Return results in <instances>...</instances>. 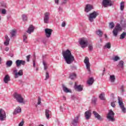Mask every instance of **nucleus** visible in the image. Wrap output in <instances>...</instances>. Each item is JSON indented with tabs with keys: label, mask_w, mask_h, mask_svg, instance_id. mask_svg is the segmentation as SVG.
I'll list each match as a JSON object with an SVG mask.
<instances>
[{
	"label": "nucleus",
	"mask_w": 126,
	"mask_h": 126,
	"mask_svg": "<svg viewBox=\"0 0 126 126\" xmlns=\"http://www.w3.org/2000/svg\"><path fill=\"white\" fill-rule=\"evenodd\" d=\"M85 117L87 120H90L91 118V115H92L91 110H88L85 113Z\"/></svg>",
	"instance_id": "nucleus-17"
},
{
	"label": "nucleus",
	"mask_w": 126,
	"mask_h": 126,
	"mask_svg": "<svg viewBox=\"0 0 126 126\" xmlns=\"http://www.w3.org/2000/svg\"><path fill=\"white\" fill-rule=\"evenodd\" d=\"M19 81L20 82H21V83L22 82V80H19Z\"/></svg>",
	"instance_id": "nucleus-64"
},
{
	"label": "nucleus",
	"mask_w": 126,
	"mask_h": 126,
	"mask_svg": "<svg viewBox=\"0 0 126 126\" xmlns=\"http://www.w3.org/2000/svg\"><path fill=\"white\" fill-rule=\"evenodd\" d=\"M102 5L104 7H108V6H112L113 3L111 0H103Z\"/></svg>",
	"instance_id": "nucleus-8"
},
{
	"label": "nucleus",
	"mask_w": 126,
	"mask_h": 126,
	"mask_svg": "<svg viewBox=\"0 0 126 126\" xmlns=\"http://www.w3.org/2000/svg\"><path fill=\"white\" fill-rule=\"evenodd\" d=\"M104 36H105V38H107V37H108V36H107V34H104Z\"/></svg>",
	"instance_id": "nucleus-61"
},
{
	"label": "nucleus",
	"mask_w": 126,
	"mask_h": 126,
	"mask_svg": "<svg viewBox=\"0 0 126 126\" xmlns=\"http://www.w3.org/2000/svg\"><path fill=\"white\" fill-rule=\"evenodd\" d=\"M63 100H66L65 96H63Z\"/></svg>",
	"instance_id": "nucleus-60"
},
{
	"label": "nucleus",
	"mask_w": 126,
	"mask_h": 126,
	"mask_svg": "<svg viewBox=\"0 0 126 126\" xmlns=\"http://www.w3.org/2000/svg\"><path fill=\"white\" fill-rule=\"evenodd\" d=\"M96 35L99 36L100 38L103 37V32L101 31V30H98L95 32Z\"/></svg>",
	"instance_id": "nucleus-24"
},
{
	"label": "nucleus",
	"mask_w": 126,
	"mask_h": 126,
	"mask_svg": "<svg viewBox=\"0 0 126 126\" xmlns=\"http://www.w3.org/2000/svg\"><path fill=\"white\" fill-rule=\"evenodd\" d=\"M1 6H3V7H5V6H6V4H1Z\"/></svg>",
	"instance_id": "nucleus-59"
},
{
	"label": "nucleus",
	"mask_w": 126,
	"mask_h": 126,
	"mask_svg": "<svg viewBox=\"0 0 126 126\" xmlns=\"http://www.w3.org/2000/svg\"><path fill=\"white\" fill-rule=\"evenodd\" d=\"M59 0H55V2L56 4H59Z\"/></svg>",
	"instance_id": "nucleus-57"
},
{
	"label": "nucleus",
	"mask_w": 126,
	"mask_h": 126,
	"mask_svg": "<svg viewBox=\"0 0 126 126\" xmlns=\"http://www.w3.org/2000/svg\"><path fill=\"white\" fill-rule=\"evenodd\" d=\"M2 14H6V10L5 9H2L1 10Z\"/></svg>",
	"instance_id": "nucleus-47"
},
{
	"label": "nucleus",
	"mask_w": 126,
	"mask_h": 126,
	"mask_svg": "<svg viewBox=\"0 0 126 126\" xmlns=\"http://www.w3.org/2000/svg\"><path fill=\"white\" fill-rule=\"evenodd\" d=\"M44 70H47L48 68V65L46 63V62L44 60L42 61Z\"/></svg>",
	"instance_id": "nucleus-35"
},
{
	"label": "nucleus",
	"mask_w": 126,
	"mask_h": 126,
	"mask_svg": "<svg viewBox=\"0 0 126 126\" xmlns=\"http://www.w3.org/2000/svg\"><path fill=\"white\" fill-rule=\"evenodd\" d=\"M69 78H70L71 80H74V79L76 78V74H75V73H72L70 74Z\"/></svg>",
	"instance_id": "nucleus-27"
},
{
	"label": "nucleus",
	"mask_w": 126,
	"mask_h": 126,
	"mask_svg": "<svg viewBox=\"0 0 126 126\" xmlns=\"http://www.w3.org/2000/svg\"><path fill=\"white\" fill-rule=\"evenodd\" d=\"M23 125H24V122L23 121H22V122H21L18 126H23Z\"/></svg>",
	"instance_id": "nucleus-49"
},
{
	"label": "nucleus",
	"mask_w": 126,
	"mask_h": 126,
	"mask_svg": "<svg viewBox=\"0 0 126 126\" xmlns=\"http://www.w3.org/2000/svg\"><path fill=\"white\" fill-rule=\"evenodd\" d=\"M121 91L122 93L125 92V90H124V86H121Z\"/></svg>",
	"instance_id": "nucleus-54"
},
{
	"label": "nucleus",
	"mask_w": 126,
	"mask_h": 126,
	"mask_svg": "<svg viewBox=\"0 0 126 126\" xmlns=\"http://www.w3.org/2000/svg\"><path fill=\"white\" fill-rule=\"evenodd\" d=\"M104 48H107V49H111V43H107L104 46Z\"/></svg>",
	"instance_id": "nucleus-37"
},
{
	"label": "nucleus",
	"mask_w": 126,
	"mask_h": 126,
	"mask_svg": "<svg viewBox=\"0 0 126 126\" xmlns=\"http://www.w3.org/2000/svg\"><path fill=\"white\" fill-rule=\"evenodd\" d=\"M99 98L100 99V100H105V94L104 93H101L100 95H99Z\"/></svg>",
	"instance_id": "nucleus-34"
},
{
	"label": "nucleus",
	"mask_w": 126,
	"mask_h": 126,
	"mask_svg": "<svg viewBox=\"0 0 126 126\" xmlns=\"http://www.w3.org/2000/svg\"><path fill=\"white\" fill-rule=\"evenodd\" d=\"M118 104L120 106V108L121 109L122 112L126 114V108L125 107V105L124 104V102H123V100H121V98L119 96H118Z\"/></svg>",
	"instance_id": "nucleus-7"
},
{
	"label": "nucleus",
	"mask_w": 126,
	"mask_h": 126,
	"mask_svg": "<svg viewBox=\"0 0 126 126\" xmlns=\"http://www.w3.org/2000/svg\"><path fill=\"white\" fill-rule=\"evenodd\" d=\"M84 63L86 64L87 69L88 70V71L90 72V63H89V58L86 57L84 61Z\"/></svg>",
	"instance_id": "nucleus-12"
},
{
	"label": "nucleus",
	"mask_w": 126,
	"mask_h": 126,
	"mask_svg": "<svg viewBox=\"0 0 126 126\" xmlns=\"http://www.w3.org/2000/svg\"><path fill=\"white\" fill-rule=\"evenodd\" d=\"M93 114L94 115V118L95 119H97V120H98V121H100L101 122H102V121H103L104 120V119H103L102 117H101V115H99L96 111H93Z\"/></svg>",
	"instance_id": "nucleus-14"
},
{
	"label": "nucleus",
	"mask_w": 126,
	"mask_h": 126,
	"mask_svg": "<svg viewBox=\"0 0 126 126\" xmlns=\"http://www.w3.org/2000/svg\"><path fill=\"white\" fill-rule=\"evenodd\" d=\"M30 58H31V55H29L26 56L27 62H28V63H29V62H30Z\"/></svg>",
	"instance_id": "nucleus-45"
},
{
	"label": "nucleus",
	"mask_w": 126,
	"mask_h": 126,
	"mask_svg": "<svg viewBox=\"0 0 126 126\" xmlns=\"http://www.w3.org/2000/svg\"><path fill=\"white\" fill-rule=\"evenodd\" d=\"M1 63V58L0 57V64Z\"/></svg>",
	"instance_id": "nucleus-62"
},
{
	"label": "nucleus",
	"mask_w": 126,
	"mask_h": 126,
	"mask_svg": "<svg viewBox=\"0 0 126 126\" xmlns=\"http://www.w3.org/2000/svg\"><path fill=\"white\" fill-rule=\"evenodd\" d=\"M10 34H11V37H15V36H16V30H13L11 31L10 32Z\"/></svg>",
	"instance_id": "nucleus-31"
},
{
	"label": "nucleus",
	"mask_w": 126,
	"mask_h": 126,
	"mask_svg": "<svg viewBox=\"0 0 126 126\" xmlns=\"http://www.w3.org/2000/svg\"><path fill=\"white\" fill-rule=\"evenodd\" d=\"M112 60L114 62H118V61H119V60H120V57H119V56H115V57L114 58L112 59Z\"/></svg>",
	"instance_id": "nucleus-41"
},
{
	"label": "nucleus",
	"mask_w": 126,
	"mask_h": 126,
	"mask_svg": "<svg viewBox=\"0 0 126 126\" xmlns=\"http://www.w3.org/2000/svg\"><path fill=\"white\" fill-rule=\"evenodd\" d=\"M53 32V30L51 29H45V36L47 38H50L52 35V33Z\"/></svg>",
	"instance_id": "nucleus-11"
},
{
	"label": "nucleus",
	"mask_w": 126,
	"mask_h": 126,
	"mask_svg": "<svg viewBox=\"0 0 126 126\" xmlns=\"http://www.w3.org/2000/svg\"><path fill=\"white\" fill-rule=\"evenodd\" d=\"M126 36V32H124L120 35V40H123V39H125Z\"/></svg>",
	"instance_id": "nucleus-30"
},
{
	"label": "nucleus",
	"mask_w": 126,
	"mask_h": 126,
	"mask_svg": "<svg viewBox=\"0 0 126 126\" xmlns=\"http://www.w3.org/2000/svg\"><path fill=\"white\" fill-rule=\"evenodd\" d=\"M6 119V113L2 109H0V120L5 121Z\"/></svg>",
	"instance_id": "nucleus-9"
},
{
	"label": "nucleus",
	"mask_w": 126,
	"mask_h": 126,
	"mask_svg": "<svg viewBox=\"0 0 126 126\" xmlns=\"http://www.w3.org/2000/svg\"><path fill=\"white\" fill-rule=\"evenodd\" d=\"M51 114H52V112H51V111L49 110L48 109H46L45 110V116L47 119H49L50 115H51Z\"/></svg>",
	"instance_id": "nucleus-26"
},
{
	"label": "nucleus",
	"mask_w": 126,
	"mask_h": 126,
	"mask_svg": "<svg viewBox=\"0 0 126 126\" xmlns=\"http://www.w3.org/2000/svg\"><path fill=\"white\" fill-rule=\"evenodd\" d=\"M107 119L109 122H115V113L112 109L109 110L108 113L107 115Z\"/></svg>",
	"instance_id": "nucleus-2"
},
{
	"label": "nucleus",
	"mask_w": 126,
	"mask_h": 126,
	"mask_svg": "<svg viewBox=\"0 0 126 126\" xmlns=\"http://www.w3.org/2000/svg\"><path fill=\"white\" fill-rule=\"evenodd\" d=\"M62 88L63 91L65 92V93H71V91L69 90L65 86L64 84H62Z\"/></svg>",
	"instance_id": "nucleus-20"
},
{
	"label": "nucleus",
	"mask_w": 126,
	"mask_h": 126,
	"mask_svg": "<svg viewBox=\"0 0 126 126\" xmlns=\"http://www.w3.org/2000/svg\"><path fill=\"white\" fill-rule=\"evenodd\" d=\"M13 97L15 99H16V100L18 102V103H24V98L22 97L21 94L17 93H15L13 94Z\"/></svg>",
	"instance_id": "nucleus-4"
},
{
	"label": "nucleus",
	"mask_w": 126,
	"mask_h": 126,
	"mask_svg": "<svg viewBox=\"0 0 126 126\" xmlns=\"http://www.w3.org/2000/svg\"><path fill=\"white\" fill-rule=\"evenodd\" d=\"M22 18L23 20V21H27V16L26 14H23L22 15Z\"/></svg>",
	"instance_id": "nucleus-38"
},
{
	"label": "nucleus",
	"mask_w": 126,
	"mask_h": 126,
	"mask_svg": "<svg viewBox=\"0 0 126 126\" xmlns=\"http://www.w3.org/2000/svg\"><path fill=\"white\" fill-rule=\"evenodd\" d=\"M49 78H50V75H49V72H46L45 80H47L49 79Z\"/></svg>",
	"instance_id": "nucleus-42"
},
{
	"label": "nucleus",
	"mask_w": 126,
	"mask_h": 126,
	"mask_svg": "<svg viewBox=\"0 0 126 126\" xmlns=\"http://www.w3.org/2000/svg\"><path fill=\"white\" fill-rule=\"evenodd\" d=\"M122 27H121V25L119 24H117L112 32L113 36H114V37H117L118 34H119V32L122 31Z\"/></svg>",
	"instance_id": "nucleus-5"
},
{
	"label": "nucleus",
	"mask_w": 126,
	"mask_h": 126,
	"mask_svg": "<svg viewBox=\"0 0 126 126\" xmlns=\"http://www.w3.org/2000/svg\"><path fill=\"white\" fill-rule=\"evenodd\" d=\"M62 55L67 64H70L74 61V56L71 54V52L69 50L67 49L66 51H63Z\"/></svg>",
	"instance_id": "nucleus-1"
},
{
	"label": "nucleus",
	"mask_w": 126,
	"mask_h": 126,
	"mask_svg": "<svg viewBox=\"0 0 126 126\" xmlns=\"http://www.w3.org/2000/svg\"><path fill=\"white\" fill-rule=\"evenodd\" d=\"M94 83V79L93 78H90L88 81V84L89 85H92Z\"/></svg>",
	"instance_id": "nucleus-28"
},
{
	"label": "nucleus",
	"mask_w": 126,
	"mask_h": 126,
	"mask_svg": "<svg viewBox=\"0 0 126 126\" xmlns=\"http://www.w3.org/2000/svg\"><path fill=\"white\" fill-rule=\"evenodd\" d=\"M9 48H8V47H6L5 49V51H6V52H8V51H9Z\"/></svg>",
	"instance_id": "nucleus-58"
},
{
	"label": "nucleus",
	"mask_w": 126,
	"mask_h": 126,
	"mask_svg": "<svg viewBox=\"0 0 126 126\" xmlns=\"http://www.w3.org/2000/svg\"><path fill=\"white\" fill-rule=\"evenodd\" d=\"M114 27H115V24H114V22H112L109 23V28H110V29H113Z\"/></svg>",
	"instance_id": "nucleus-40"
},
{
	"label": "nucleus",
	"mask_w": 126,
	"mask_h": 126,
	"mask_svg": "<svg viewBox=\"0 0 126 126\" xmlns=\"http://www.w3.org/2000/svg\"><path fill=\"white\" fill-rule=\"evenodd\" d=\"M40 104H41V97H38L37 105H40Z\"/></svg>",
	"instance_id": "nucleus-48"
},
{
	"label": "nucleus",
	"mask_w": 126,
	"mask_h": 126,
	"mask_svg": "<svg viewBox=\"0 0 126 126\" xmlns=\"http://www.w3.org/2000/svg\"><path fill=\"white\" fill-rule=\"evenodd\" d=\"M111 107H113V108H115L116 107V104H115V102H111Z\"/></svg>",
	"instance_id": "nucleus-50"
},
{
	"label": "nucleus",
	"mask_w": 126,
	"mask_h": 126,
	"mask_svg": "<svg viewBox=\"0 0 126 126\" xmlns=\"http://www.w3.org/2000/svg\"><path fill=\"white\" fill-rule=\"evenodd\" d=\"M36 65V62H35V61H33V67H35Z\"/></svg>",
	"instance_id": "nucleus-55"
},
{
	"label": "nucleus",
	"mask_w": 126,
	"mask_h": 126,
	"mask_svg": "<svg viewBox=\"0 0 126 126\" xmlns=\"http://www.w3.org/2000/svg\"><path fill=\"white\" fill-rule=\"evenodd\" d=\"M122 27L123 28H126V23H124L123 25H122Z\"/></svg>",
	"instance_id": "nucleus-56"
},
{
	"label": "nucleus",
	"mask_w": 126,
	"mask_h": 126,
	"mask_svg": "<svg viewBox=\"0 0 126 126\" xmlns=\"http://www.w3.org/2000/svg\"><path fill=\"white\" fill-rule=\"evenodd\" d=\"M19 113H21V108H20V107H17L14 110L13 115H17V114H19Z\"/></svg>",
	"instance_id": "nucleus-21"
},
{
	"label": "nucleus",
	"mask_w": 126,
	"mask_h": 126,
	"mask_svg": "<svg viewBox=\"0 0 126 126\" xmlns=\"http://www.w3.org/2000/svg\"><path fill=\"white\" fill-rule=\"evenodd\" d=\"M6 65H7L8 67H10V66L12 65V61L9 60L7 61L6 63Z\"/></svg>",
	"instance_id": "nucleus-29"
},
{
	"label": "nucleus",
	"mask_w": 126,
	"mask_h": 126,
	"mask_svg": "<svg viewBox=\"0 0 126 126\" xmlns=\"http://www.w3.org/2000/svg\"><path fill=\"white\" fill-rule=\"evenodd\" d=\"M23 75V70H20L18 73L16 74V76H15V78H18V76H21Z\"/></svg>",
	"instance_id": "nucleus-25"
},
{
	"label": "nucleus",
	"mask_w": 126,
	"mask_h": 126,
	"mask_svg": "<svg viewBox=\"0 0 126 126\" xmlns=\"http://www.w3.org/2000/svg\"><path fill=\"white\" fill-rule=\"evenodd\" d=\"M5 39H6V40L4 42V44L5 46H8V45H9V41H10V39H9V38L8 37V36H7V35H5Z\"/></svg>",
	"instance_id": "nucleus-23"
},
{
	"label": "nucleus",
	"mask_w": 126,
	"mask_h": 126,
	"mask_svg": "<svg viewBox=\"0 0 126 126\" xmlns=\"http://www.w3.org/2000/svg\"><path fill=\"white\" fill-rule=\"evenodd\" d=\"M100 42H101V43H102V38H100Z\"/></svg>",
	"instance_id": "nucleus-63"
},
{
	"label": "nucleus",
	"mask_w": 126,
	"mask_h": 126,
	"mask_svg": "<svg viewBox=\"0 0 126 126\" xmlns=\"http://www.w3.org/2000/svg\"><path fill=\"white\" fill-rule=\"evenodd\" d=\"M89 51H93V45L92 44H89L88 46Z\"/></svg>",
	"instance_id": "nucleus-43"
},
{
	"label": "nucleus",
	"mask_w": 126,
	"mask_h": 126,
	"mask_svg": "<svg viewBox=\"0 0 126 126\" xmlns=\"http://www.w3.org/2000/svg\"><path fill=\"white\" fill-rule=\"evenodd\" d=\"M79 44L81 46V48L84 49L88 45V41L84 38H82L79 40Z\"/></svg>",
	"instance_id": "nucleus-6"
},
{
	"label": "nucleus",
	"mask_w": 126,
	"mask_h": 126,
	"mask_svg": "<svg viewBox=\"0 0 126 126\" xmlns=\"http://www.w3.org/2000/svg\"><path fill=\"white\" fill-rule=\"evenodd\" d=\"M67 2V0H62L61 2V5H63V4H66V3Z\"/></svg>",
	"instance_id": "nucleus-44"
},
{
	"label": "nucleus",
	"mask_w": 126,
	"mask_h": 126,
	"mask_svg": "<svg viewBox=\"0 0 126 126\" xmlns=\"http://www.w3.org/2000/svg\"><path fill=\"white\" fill-rule=\"evenodd\" d=\"M124 61H120L118 64V66L119 67H121V68H124Z\"/></svg>",
	"instance_id": "nucleus-32"
},
{
	"label": "nucleus",
	"mask_w": 126,
	"mask_h": 126,
	"mask_svg": "<svg viewBox=\"0 0 126 126\" xmlns=\"http://www.w3.org/2000/svg\"><path fill=\"white\" fill-rule=\"evenodd\" d=\"M13 73H15V76H16V73H18L17 70L15 69L13 70Z\"/></svg>",
	"instance_id": "nucleus-52"
},
{
	"label": "nucleus",
	"mask_w": 126,
	"mask_h": 126,
	"mask_svg": "<svg viewBox=\"0 0 126 126\" xmlns=\"http://www.w3.org/2000/svg\"><path fill=\"white\" fill-rule=\"evenodd\" d=\"M74 88L76 91H78V92H81L82 90H83V88L81 87V85H77L76 84L75 85Z\"/></svg>",
	"instance_id": "nucleus-18"
},
{
	"label": "nucleus",
	"mask_w": 126,
	"mask_h": 126,
	"mask_svg": "<svg viewBox=\"0 0 126 126\" xmlns=\"http://www.w3.org/2000/svg\"><path fill=\"white\" fill-rule=\"evenodd\" d=\"M27 39V34L25 33L23 35V42H25V43H27V41H26Z\"/></svg>",
	"instance_id": "nucleus-39"
},
{
	"label": "nucleus",
	"mask_w": 126,
	"mask_h": 126,
	"mask_svg": "<svg viewBox=\"0 0 126 126\" xmlns=\"http://www.w3.org/2000/svg\"><path fill=\"white\" fill-rule=\"evenodd\" d=\"M124 8H125V2L122 1L120 3V9L123 11Z\"/></svg>",
	"instance_id": "nucleus-33"
},
{
	"label": "nucleus",
	"mask_w": 126,
	"mask_h": 126,
	"mask_svg": "<svg viewBox=\"0 0 126 126\" xmlns=\"http://www.w3.org/2000/svg\"><path fill=\"white\" fill-rule=\"evenodd\" d=\"M98 15H99V13L95 11L90 13L88 16L89 21H90V22H93L94 21V19H96V18Z\"/></svg>",
	"instance_id": "nucleus-3"
},
{
	"label": "nucleus",
	"mask_w": 126,
	"mask_h": 126,
	"mask_svg": "<svg viewBox=\"0 0 126 126\" xmlns=\"http://www.w3.org/2000/svg\"><path fill=\"white\" fill-rule=\"evenodd\" d=\"M115 80H116V78L115 77V75H110L111 82H115Z\"/></svg>",
	"instance_id": "nucleus-36"
},
{
	"label": "nucleus",
	"mask_w": 126,
	"mask_h": 126,
	"mask_svg": "<svg viewBox=\"0 0 126 126\" xmlns=\"http://www.w3.org/2000/svg\"><path fill=\"white\" fill-rule=\"evenodd\" d=\"M8 81H10V77H9L8 74H7L4 77L3 82L4 83L7 84L8 83Z\"/></svg>",
	"instance_id": "nucleus-22"
},
{
	"label": "nucleus",
	"mask_w": 126,
	"mask_h": 126,
	"mask_svg": "<svg viewBox=\"0 0 126 126\" xmlns=\"http://www.w3.org/2000/svg\"><path fill=\"white\" fill-rule=\"evenodd\" d=\"M96 102H97V99L96 98H93L92 100V103L94 105H96Z\"/></svg>",
	"instance_id": "nucleus-46"
},
{
	"label": "nucleus",
	"mask_w": 126,
	"mask_h": 126,
	"mask_svg": "<svg viewBox=\"0 0 126 126\" xmlns=\"http://www.w3.org/2000/svg\"><path fill=\"white\" fill-rule=\"evenodd\" d=\"M43 20L44 23L46 24L49 23V20H50V13L46 12L44 13V17Z\"/></svg>",
	"instance_id": "nucleus-13"
},
{
	"label": "nucleus",
	"mask_w": 126,
	"mask_h": 126,
	"mask_svg": "<svg viewBox=\"0 0 126 126\" xmlns=\"http://www.w3.org/2000/svg\"><path fill=\"white\" fill-rule=\"evenodd\" d=\"M35 29L34 28V26L33 25H31L30 27H29V29H28V31H27V33H29V34H31L32 32H34V30Z\"/></svg>",
	"instance_id": "nucleus-19"
},
{
	"label": "nucleus",
	"mask_w": 126,
	"mask_h": 126,
	"mask_svg": "<svg viewBox=\"0 0 126 126\" xmlns=\"http://www.w3.org/2000/svg\"><path fill=\"white\" fill-rule=\"evenodd\" d=\"M46 42H47L46 38H44L42 40V42L43 43V44H46Z\"/></svg>",
	"instance_id": "nucleus-53"
},
{
	"label": "nucleus",
	"mask_w": 126,
	"mask_h": 126,
	"mask_svg": "<svg viewBox=\"0 0 126 126\" xmlns=\"http://www.w3.org/2000/svg\"><path fill=\"white\" fill-rule=\"evenodd\" d=\"M65 22H63L62 24V27H65Z\"/></svg>",
	"instance_id": "nucleus-51"
},
{
	"label": "nucleus",
	"mask_w": 126,
	"mask_h": 126,
	"mask_svg": "<svg viewBox=\"0 0 126 126\" xmlns=\"http://www.w3.org/2000/svg\"><path fill=\"white\" fill-rule=\"evenodd\" d=\"M16 64L17 66V67H18L19 66H20V65H25V63H26V62L24 60H18L16 61Z\"/></svg>",
	"instance_id": "nucleus-15"
},
{
	"label": "nucleus",
	"mask_w": 126,
	"mask_h": 126,
	"mask_svg": "<svg viewBox=\"0 0 126 126\" xmlns=\"http://www.w3.org/2000/svg\"><path fill=\"white\" fill-rule=\"evenodd\" d=\"M92 9H94L93 6L90 4H88L86 6L85 11L86 12H89V11H91Z\"/></svg>",
	"instance_id": "nucleus-16"
},
{
	"label": "nucleus",
	"mask_w": 126,
	"mask_h": 126,
	"mask_svg": "<svg viewBox=\"0 0 126 126\" xmlns=\"http://www.w3.org/2000/svg\"><path fill=\"white\" fill-rule=\"evenodd\" d=\"M80 116L77 115L76 117H75L74 119L72 120L71 121V125L73 126H77V125L78 124V120H79V117Z\"/></svg>",
	"instance_id": "nucleus-10"
}]
</instances>
